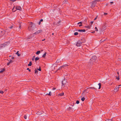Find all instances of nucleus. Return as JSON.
<instances>
[{"label":"nucleus","instance_id":"1","mask_svg":"<svg viewBox=\"0 0 121 121\" xmlns=\"http://www.w3.org/2000/svg\"><path fill=\"white\" fill-rule=\"evenodd\" d=\"M36 29L35 27L33 25L32 22H30V25L28 28V30L30 31H32L35 30Z\"/></svg>","mask_w":121,"mask_h":121},{"label":"nucleus","instance_id":"2","mask_svg":"<svg viewBox=\"0 0 121 121\" xmlns=\"http://www.w3.org/2000/svg\"><path fill=\"white\" fill-rule=\"evenodd\" d=\"M14 9H16L17 10H18L20 11L21 10V8L20 6H17L16 7L14 6L12 9V11L13 12H15L16 11V10H14Z\"/></svg>","mask_w":121,"mask_h":121},{"label":"nucleus","instance_id":"3","mask_svg":"<svg viewBox=\"0 0 121 121\" xmlns=\"http://www.w3.org/2000/svg\"><path fill=\"white\" fill-rule=\"evenodd\" d=\"M82 43L81 42V41L79 40L77 42L76 45L77 46L79 47L81 46V45Z\"/></svg>","mask_w":121,"mask_h":121},{"label":"nucleus","instance_id":"4","mask_svg":"<svg viewBox=\"0 0 121 121\" xmlns=\"http://www.w3.org/2000/svg\"><path fill=\"white\" fill-rule=\"evenodd\" d=\"M67 65H63L60 67L58 69L60 70L61 69H62V68H65V67H67Z\"/></svg>","mask_w":121,"mask_h":121},{"label":"nucleus","instance_id":"5","mask_svg":"<svg viewBox=\"0 0 121 121\" xmlns=\"http://www.w3.org/2000/svg\"><path fill=\"white\" fill-rule=\"evenodd\" d=\"M13 61L11 60H9V61L7 62V65H9L11 63H12L13 62Z\"/></svg>","mask_w":121,"mask_h":121},{"label":"nucleus","instance_id":"6","mask_svg":"<svg viewBox=\"0 0 121 121\" xmlns=\"http://www.w3.org/2000/svg\"><path fill=\"white\" fill-rule=\"evenodd\" d=\"M78 31L79 32H85V30H78Z\"/></svg>","mask_w":121,"mask_h":121},{"label":"nucleus","instance_id":"7","mask_svg":"<svg viewBox=\"0 0 121 121\" xmlns=\"http://www.w3.org/2000/svg\"><path fill=\"white\" fill-rule=\"evenodd\" d=\"M41 31V30H38L36 32L34 33V34H37L40 33Z\"/></svg>","mask_w":121,"mask_h":121},{"label":"nucleus","instance_id":"8","mask_svg":"<svg viewBox=\"0 0 121 121\" xmlns=\"http://www.w3.org/2000/svg\"><path fill=\"white\" fill-rule=\"evenodd\" d=\"M119 88V87H116L114 89V90H116V91H117L118 90Z\"/></svg>","mask_w":121,"mask_h":121},{"label":"nucleus","instance_id":"9","mask_svg":"<svg viewBox=\"0 0 121 121\" xmlns=\"http://www.w3.org/2000/svg\"><path fill=\"white\" fill-rule=\"evenodd\" d=\"M64 95V93H61L59 94V96H61L63 95Z\"/></svg>","mask_w":121,"mask_h":121},{"label":"nucleus","instance_id":"10","mask_svg":"<svg viewBox=\"0 0 121 121\" xmlns=\"http://www.w3.org/2000/svg\"><path fill=\"white\" fill-rule=\"evenodd\" d=\"M6 45L4 44H2L0 45V47H4Z\"/></svg>","mask_w":121,"mask_h":121},{"label":"nucleus","instance_id":"11","mask_svg":"<svg viewBox=\"0 0 121 121\" xmlns=\"http://www.w3.org/2000/svg\"><path fill=\"white\" fill-rule=\"evenodd\" d=\"M34 35H31L29 36L28 37L29 39H30Z\"/></svg>","mask_w":121,"mask_h":121},{"label":"nucleus","instance_id":"12","mask_svg":"<svg viewBox=\"0 0 121 121\" xmlns=\"http://www.w3.org/2000/svg\"><path fill=\"white\" fill-rule=\"evenodd\" d=\"M46 52H45L42 56V57H45L46 55Z\"/></svg>","mask_w":121,"mask_h":121},{"label":"nucleus","instance_id":"13","mask_svg":"<svg viewBox=\"0 0 121 121\" xmlns=\"http://www.w3.org/2000/svg\"><path fill=\"white\" fill-rule=\"evenodd\" d=\"M60 22H57L56 24V25H57V26H59V25H60Z\"/></svg>","mask_w":121,"mask_h":121},{"label":"nucleus","instance_id":"14","mask_svg":"<svg viewBox=\"0 0 121 121\" xmlns=\"http://www.w3.org/2000/svg\"><path fill=\"white\" fill-rule=\"evenodd\" d=\"M40 51H37L36 52V54L37 55H38L40 53Z\"/></svg>","mask_w":121,"mask_h":121},{"label":"nucleus","instance_id":"15","mask_svg":"<svg viewBox=\"0 0 121 121\" xmlns=\"http://www.w3.org/2000/svg\"><path fill=\"white\" fill-rule=\"evenodd\" d=\"M4 70L5 69H1V70H0V73L3 72Z\"/></svg>","mask_w":121,"mask_h":121},{"label":"nucleus","instance_id":"16","mask_svg":"<svg viewBox=\"0 0 121 121\" xmlns=\"http://www.w3.org/2000/svg\"><path fill=\"white\" fill-rule=\"evenodd\" d=\"M32 64V63L31 62H30L29 63L28 65L29 66H31Z\"/></svg>","mask_w":121,"mask_h":121},{"label":"nucleus","instance_id":"17","mask_svg":"<svg viewBox=\"0 0 121 121\" xmlns=\"http://www.w3.org/2000/svg\"><path fill=\"white\" fill-rule=\"evenodd\" d=\"M19 51H17V52L16 53V54L17 55V56H20V54H19L18 53Z\"/></svg>","mask_w":121,"mask_h":121},{"label":"nucleus","instance_id":"18","mask_svg":"<svg viewBox=\"0 0 121 121\" xmlns=\"http://www.w3.org/2000/svg\"><path fill=\"white\" fill-rule=\"evenodd\" d=\"M98 85L99 86V89L100 88L101 84L100 83H99L98 84Z\"/></svg>","mask_w":121,"mask_h":121},{"label":"nucleus","instance_id":"19","mask_svg":"<svg viewBox=\"0 0 121 121\" xmlns=\"http://www.w3.org/2000/svg\"><path fill=\"white\" fill-rule=\"evenodd\" d=\"M39 59V58L38 57H36L35 58V61L38 60Z\"/></svg>","mask_w":121,"mask_h":121},{"label":"nucleus","instance_id":"20","mask_svg":"<svg viewBox=\"0 0 121 121\" xmlns=\"http://www.w3.org/2000/svg\"><path fill=\"white\" fill-rule=\"evenodd\" d=\"M93 21H91L90 22V26H91L92 25V24L93 23Z\"/></svg>","mask_w":121,"mask_h":121},{"label":"nucleus","instance_id":"21","mask_svg":"<svg viewBox=\"0 0 121 121\" xmlns=\"http://www.w3.org/2000/svg\"><path fill=\"white\" fill-rule=\"evenodd\" d=\"M85 99V98L84 97H83L81 99V100L82 101H84Z\"/></svg>","mask_w":121,"mask_h":121},{"label":"nucleus","instance_id":"22","mask_svg":"<svg viewBox=\"0 0 121 121\" xmlns=\"http://www.w3.org/2000/svg\"><path fill=\"white\" fill-rule=\"evenodd\" d=\"M78 34V33L77 32H75L74 33V35H77Z\"/></svg>","mask_w":121,"mask_h":121},{"label":"nucleus","instance_id":"23","mask_svg":"<svg viewBox=\"0 0 121 121\" xmlns=\"http://www.w3.org/2000/svg\"><path fill=\"white\" fill-rule=\"evenodd\" d=\"M91 27V26H86V27L87 28L89 29Z\"/></svg>","mask_w":121,"mask_h":121},{"label":"nucleus","instance_id":"24","mask_svg":"<svg viewBox=\"0 0 121 121\" xmlns=\"http://www.w3.org/2000/svg\"><path fill=\"white\" fill-rule=\"evenodd\" d=\"M96 58V57L95 56H93L92 58V59H93L94 58L95 59Z\"/></svg>","mask_w":121,"mask_h":121},{"label":"nucleus","instance_id":"25","mask_svg":"<svg viewBox=\"0 0 121 121\" xmlns=\"http://www.w3.org/2000/svg\"><path fill=\"white\" fill-rule=\"evenodd\" d=\"M79 102L78 100L76 102V104H79Z\"/></svg>","mask_w":121,"mask_h":121},{"label":"nucleus","instance_id":"26","mask_svg":"<svg viewBox=\"0 0 121 121\" xmlns=\"http://www.w3.org/2000/svg\"><path fill=\"white\" fill-rule=\"evenodd\" d=\"M24 118L25 119H26L27 118V116L26 115H24Z\"/></svg>","mask_w":121,"mask_h":121},{"label":"nucleus","instance_id":"27","mask_svg":"<svg viewBox=\"0 0 121 121\" xmlns=\"http://www.w3.org/2000/svg\"><path fill=\"white\" fill-rule=\"evenodd\" d=\"M48 95L49 96L51 95V92H49V94H48Z\"/></svg>","mask_w":121,"mask_h":121},{"label":"nucleus","instance_id":"28","mask_svg":"<svg viewBox=\"0 0 121 121\" xmlns=\"http://www.w3.org/2000/svg\"><path fill=\"white\" fill-rule=\"evenodd\" d=\"M95 30L96 31H98V29L96 27H95Z\"/></svg>","mask_w":121,"mask_h":121},{"label":"nucleus","instance_id":"29","mask_svg":"<svg viewBox=\"0 0 121 121\" xmlns=\"http://www.w3.org/2000/svg\"><path fill=\"white\" fill-rule=\"evenodd\" d=\"M112 121V120H111V119H109H109H107V120L106 121Z\"/></svg>","mask_w":121,"mask_h":121},{"label":"nucleus","instance_id":"30","mask_svg":"<svg viewBox=\"0 0 121 121\" xmlns=\"http://www.w3.org/2000/svg\"><path fill=\"white\" fill-rule=\"evenodd\" d=\"M59 60H57L56 61V63H59Z\"/></svg>","mask_w":121,"mask_h":121},{"label":"nucleus","instance_id":"31","mask_svg":"<svg viewBox=\"0 0 121 121\" xmlns=\"http://www.w3.org/2000/svg\"><path fill=\"white\" fill-rule=\"evenodd\" d=\"M116 78L118 80H119L120 78L119 76H118V77H117Z\"/></svg>","mask_w":121,"mask_h":121},{"label":"nucleus","instance_id":"32","mask_svg":"<svg viewBox=\"0 0 121 121\" xmlns=\"http://www.w3.org/2000/svg\"><path fill=\"white\" fill-rule=\"evenodd\" d=\"M35 56H33V58L32 59V60H34Z\"/></svg>","mask_w":121,"mask_h":121},{"label":"nucleus","instance_id":"33","mask_svg":"<svg viewBox=\"0 0 121 121\" xmlns=\"http://www.w3.org/2000/svg\"><path fill=\"white\" fill-rule=\"evenodd\" d=\"M27 70H28L29 71H30V69H29V68H27Z\"/></svg>","mask_w":121,"mask_h":121},{"label":"nucleus","instance_id":"34","mask_svg":"<svg viewBox=\"0 0 121 121\" xmlns=\"http://www.w3.org/2000/svg\"><path fill=\"white\" fill-rule=\"evenodd\" d=\"M37 72H38V71H37V70H35V73H37Z\"/></svg>","mask_w":121,"mask_h":121},{"label":"nucleus","instance_id":"35","mask_svg":"<svg viewBox=\"0 0 121 121\" xmlns=\"http://www.w3.org/2000/svg\"><path fill=\"white\" fill-rule=\"evenodd\" d=\"M4 92L2 91H0V93L2 94Z\"/></svg>","mask_w":121,"mask_h":121},{"label":"nucleus","instance_id":"36","mask_svg":"<svg viewBox=\"0 0 121 121\" xmlns=\"http://www.w3.org/2000/svg\"><path fill=\"white\" fill-rule=\"evenodd\" d=\"M13 27V26H11L10 27H9V28L10 29H11Z\"/></svg>","mask_w":121,"mask_h":121},{"label":"nucleus","instance_id":"37","mask_svg":"<svg viewBox=\"0 0 121 121\" xmlns=\"http://www.w3.org/2000/svg\"><path fill=\"white\" fill-rule=\"evenodd\" d=\"M38 69L39 71H41V69L40 68L39 69Z\"/></svg>","mask_w":121,"mask_h":121},{"label":"nucleus","instance_id":"38","mask_svg":"<svg viewBox=\"0 0 121 121\" xmlns=\"http://www.w3.org/2000/svg\"><path fill=\"white\" fill-rule=\"evenodd\" d=\"M43 21V19H41V20H40V21H39L40 22H42Z\"/></svg>","mask_w":121,"mask_h":121},{"label":"nucleus","instance_id":"39","mask_svg":"<svg viewBox=\"0 0 121 121\" xmlns=\"http://www.w3.org/2000/svg\"><path fill=\"white\" fill-rule=\"evenodd\" d=\"M81 23H82V22H79L78 23V24H79V23H81Z\"/></svg>","mask_w":121,"mask_h":121},{"label":"nucleus","instance_id":"40","mask_svg":"<svg viewBox=\"0 0 121 121\" xmlns=\"http://www.w3.org/2000/svg\"><path fill=\"white\" fill-rule=\"evenodd\" d=\"M56 89V88H52V90H55Z\"/></svg>","mask_w":121,"mask_h":121},{"label":"nucleus","instance_id":"41","mask_svg":"<svg viewBox=\"0 0 121 121\" xmlns=\"http://www.w3.org/2000/svg\"><path fill=\"white\" fill-rule=\"evenodd\" d=\"M97 17H96L95 18H94V20H96V19H97Z\"/></svg>","mask_w":121,"mask_h":121},{"label":"nucleus","instance_id":"42","mask_svg":"<svg viewBox=\"0 0 121 121\" xmlns=\"http://www.w3.org/2000/svg\"><path fill=\"white\" fill-rule=\"evenodd\" d=\"M82 26V24H81L80 25H79V26Z\"/></svg>","mask_w":121,"mask_h":121},{"label":"nucleus","instance_id":"43","mask_svg":"<svg viewBox=\"0 0 121 121\" xmlns=\"http://www.w3.org/2000/svg\"><path fill=\"white\" fill-rule=\"evenodd\" d=\"M110 3L111 4H113V2H111Z\"/></svg>","mask_w":121,"mask_h":121},{"label":"nucleus","instance_id":"44","mask_svg":"<svg viewBox=\"0 0 121 121\" xmlns=\"http://www.w3.org/2000/svg\"><path fill=\"white\" fill-rule=\"evenodd\" d=\"M45 40V39H44L42 40V41H44V40Z\"/></svg>","mask_w":121,"mask_h":121},{"label":"nucleus","instance_id":"45","mask_svg":"<svg viewBox=\"0 0 121 121\" xmlns=\"http://www.w3.org/2000/svg\"><path fill=\"white\" fill-rule=\"evenodd\" d=\"M92 88V87H89V88Z\"/></svg>","mask_w":121,"mask_h":121},{"label":"nucleus","instance_id":"46","mask_svg":"<svg viewBox=\"0 0 121 121\" xmlns=\"http://www.w3.org/2000/svg\"><path fill=\"white\" fill-rule=\"evenodd\" d=\"M11 1H15L14 0H11Z\"/></svg>","mask_w":121,"mask_h":121},{"label":"nucleus","instance_id":"47","mask_svg":"<svg viewBox=\"0 0 121 121\" xmlns=\"http://www.w3.org/2000/svg\"><path fill=\"white\" fill-rule=\"evenodd\" d=\"M94 6H93V5H91V8H92V7H94Z\"/></svg>","mask_w":121,"mask_h":121},{"label":"nucleus","instance_id":"48","mask_svg":"<svg viewBox=\"0 0 121 121\" xmlns=\"http://www.w3.org/2000/svg\"><path fill=\"white\" fill-rule=\"evenodd\" d=\"M21 26H19V28H20H20H21Z\"/></svg>","mask_w":121,"mask_h":121},{"label":"nucleus","instance_id":"49","mask_svg":"<svg viewBox=\"0 0 121 121\" xmlns=\"http://www.w3.org/2000/svg\"><path fill=\"white\" fill-rule=\"evenodd\" d=\"M40 23H41V22H39V24H40Z\"/></svg>","mask_w":121,"mask_h":121},{"label":"nucleus","instance_id":"50","mask_svg":"<svg viewBox=\"0 0 121 121\" xmlns=\"http://www.w3.org/2000/svg\"><path fill=\"white\" fill-rule=\"evenodd\" d=\"M104 14H105V15H106V14H107V13H104Z\"/></svg>","mask_w":121,"mask_h":121},{"label":"nucleus","instance_id":"51","mask_svg":"<svg viewBox=\"0 0 121 121\" xmlns=\"http://www.w3.org/2000/svg\"><path fill=\"white\" fill-rule=\"evenodd\" d=\"M117 73V74H118L119 75V72H118Z\"/></svg>","mask_w":121,"mask_h":121},{"label":"nucleus","instance_id":"52","mask_svg":"<svg viewBox=\"0 0 121 121\" xmlns=\"http://www.w3.org/2000/svg\"><path fill=\"white\" fill-rule=\"evenodd\" d=\"M94 32H95V31H93V32H92V33H94Z\"/></svg>","mask_w":121,"mask_h":121},{"label":"nucleus","instance_id":"53","mask_svg":"<svg viewBox=\"0 0 121 121\" xmlns=\"http://www.w3.org/2000/svg\"><path fill=\"white\" fill-rule=\"evenodd\" d=\"M62 85H63V81L62 82Z\"/></svg>","mask_w":121,"mask_h":121},{"label":"nucleus","instance_id":"54","mask_svg":"<svg viewBox=\"0 0 121 121\" xmlns=\"http://www.w3.org/2000/svg\"><path fill=\"white\" fill-rule=\"evenodd\" d=\"M53 34H54V33H52V35H53Z\"/></svg>","mask_w":121,"mask_h":121},{"label":"nucleus","instance_id":"55","mask_svg":"<svg viewBox=\"0 0 121 121\" xmlns=\"http://www.w3.org/2000/svg\"><path fill=\"white\" fill-rule=\"evenodd\" d=\"M121 86V85H119L118 86Z\"/></svg>","mask_w":121,"mask_h":121},{"label":"nucleus","instance_id":"56","mask_svg":"<svg viewBox=\"0 0 121 121\" xmlns=\"http://www.w3.org/2000/svg\"><path fill=\"white\" fill-rule=\"evenodd\" d=\"M14 10H17L16 9H14Z\"/></svg>","mask_w":121,"mask_h":121}]
</instances>
